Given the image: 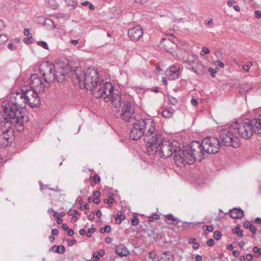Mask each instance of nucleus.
I'll return each mask as SVG.
<instances>
[{
    "label": "nucleus",
    "instance_id": "nucleus-1",
    "mask_svg": "<svg viewBox=\"0 0 261 261\" xmlns=\"http://www.w3.org/2000/svg\"><path fill=\"white\" fill-rule=\"evenodd\" d=\"M32 88L31 86H29V89L28 86H24L21 89V92L19 90L12 89L7 99L2 102L1 105L3 111L10 119L14 120L17 119L22 123L28 121V117L25 116L23 114L25 112V103L30 100L27 94ZM28 104L33 108L32 102Z\"/></svg>",
    "mask_w": 261,
    "mask_h": 261
},
{
    "label": "nucleus",
    "instance_id": "nucleus-2",
    "mask_svg": "<svg viewBox=\"0 0 261 261\" xmlns=\"http://www.w3.org/2000/svg\"><path fill=\"white\" fill-rule=\"evenodd\" d=\"M72 73L74 76L72 81L78 82L80 87L83 85V88L87 90L95 91L96 87H97L100 82L98 71L94 68H89L84 72L80 67H79L76 70L72 72Z\"/></svg>",
    "mask_w": 261,
    "mask_h": 261
},
{
    "label": "nucleus",
    "instance_id": "nucleus-3",
    "mask_svg": "<svg viewBox=\"0 0 261 261\" xmlns=\"http://www.w3.org/2000/svg\"><path fill=\"white\" fill-rule=\"evenodd\" d=\"M141 124L143 127L145 137H151L146 143V151H148L150 154H152L155 152L156 146L155 143L159 142L162 139V133L156 129V122L152 118L141 119Z\"/></svg>",
    "mask_w": 261,
    "mask_h": 261
},
{
    "label": "nucleus",
    "instance_id": "nucleus-4",
    "mask_svg": "<svg viewBox=\"0 0 261 261\" xmlns=\"http://www.w3.org/2000/svg\"><path fill=\"white\" fill-rule=\"evenodd\" d=\"M74 63L69 62L66 58L61 57L57 58L55 61L54 71L55 75L58 77V82L62 83L64 81L66 76L68 75L71 80L73 79L74 75L72 72L76 70L79 67L74 66Z\"/></svg>",
    "mask_w": 261,
    "mask_h": 261
},
{
    "label": "nucleus",
    "instance_id": "nucleus-5",
    "mask_svg": "<svg viewBox=\"0 0 261 261\" xmlns=\"http://www.w3.org/2000/svg\"><path fill=\"white\" fill-rule=\"evenodd\" d=\"M23 124L17 119H10L9 122L4 123L2 129L3 133L0 135V146L2 148H5L10 146L15 139L14 129L12 127H15L18 132H21L23 130Z\"/></svg>",
    "mask_w": 261,
    "mask_h": 261
},
{
    "label": "nucleus",
    "instance_id": "nucleus-6",
    "mask_svg": "<svg viewBox=\"0 0 261 261\" xmlns=\"http://www.w3.org/2000/svg\"><path fill=\"white\" fill-rule=\"evenodd\" d=\"M218 140L221 147H232L238 148L240 145V139L230 125L228 127L220 129Z\"/></svg>",
    "mask_w": 261,
    "mask_h": 261
},
{
    "label": "nucleus",
    "instance_id": "nucleus-7",
    "mask_svg": "<svg viewBox=\"0 0 261 261\" xmlns=\"http://www.w3.org/2000/svg\"><path fill=\"white\" fill-rule=\"evenodd\" d=\"M253 120L246 119L240 121H236L231 125L233 128L236 135L247 139L251 138L255 133V125L253 124Z\"/></svg>",
    "mask_w": 261,
    "mask_h": 261
},
{
    "label": "nucleus",
    "instance_id": "nucleus-8",
    "mask_svg": "<svg viewBox=\"0 0 261 261\" xmlns=\"http://www.w3.org/2000/svg\"><path fill=\"white\" fill-rule=\"evenodd\" d=\"M155 146L156 149H155V152L153 154H151L147 151L149 156H153L158 153L160 158H167L170 157L173 153L174 155H176L179 148V146L173 145L172 142L164 139L162 135V139L155 143Z\"/></svg>",
    "mask_w": 261,
    "mask_h": 261
},
{
    "label": "nucleus",
    "instance_id": "nucleus-9",
    "mask_svg": "<svg viewBox=\"0 0 261 261\" xmlns=\"http://www.w3.org/2000/svg\"><path fill=\"white\" fill-rule=\"evenodd\" d=\"M196 158L192 153L189 145L183 146L181 149L180 147L174 156L175 164L178 166L181 165H191L196 162Z\"/></svg>",
    "mask_w": 261,
    "mask_h": 261
},
{
    "label": "nucleus",
    "instance_id": "nucleus-10",
    "mask_svg": "<svg viewBox=\"0 0 261 261\" xmlns=\"http://www.w3.org/2000/svg\"><path fill=\"white\" fill-rule=\"evenodd\" d=\"M115 105L116 108L121 106L122 110L120 118L125 122L129 121L133 114L135 113V109L131 102L124 99L123 98H120L117 103H115Z\"/></svg>",
    "mask_w": 261,
    "mask_h": 261
},
{
    "label": "nucleus",
    "instance_id": "nucleus-11",
    "mask_svg": "<svg viewBox=\"0 0 261 261\" xmlns=\"http://www.w3.org/2000/svg\"><path fill=\"white\" fill-rule=\"evenodd\" d=\"M203 149L205 151L207 155L216 154L218 152L221 146L218 137H206L203 138L201 142Z\"/></svg>",
    "mask_w": 261,
    "mask_h": 261
},
{
    "label": "nucleus",
    "instance_id": "nucleus-12",
    "mask_svg": "<svg viewBox=\"0 0 261 261\" xmlns=\"http://www.w3.org/2000/svg\"><path fill=\"white\" fill-rule=\"evenodd\" d=\"M54 64L49 61H46L39 65L40 73L43 76L47 74V77H44V81L46 83L54 82L55 81H58V77L55 75L56 72L54 71Z\"/></svg>",
    "mask_w": 261,
    "mask_h": 261
},
{
    "label": "nucleus",
    "instance_id": "nucleus-13",
    "mask_svg": "<svg viewBox=\"0 0 261 261\" xmlns=\"http://www.w3.org/2000/svg\"><path fill=\"white\" fill-rule=\"evenodd\" d=\"M188 145L192 153L196 158V161L200 162L203 159L208 158L205 151L203 149L201 142L193 141Z\"/></svg>",
    "mask_w": 261,
    "mask_h": 261
},
{
    "label": "nucleus",
    "instance_id": "nucleus-14",
    "mask_svg": "<svg viewBox=\"0 0 261 261\" xmlns=\"http://www.w3.org/2000/svg\"><path fill=\"white\" fill-rule=\"evenodd\" d=\"M96 97H103L105 98L109 97L114 92L113 87L111 83L107 82L103 84L102 86L101 82L97 87H96L94 91Z\"/></svg>",
    "mask_w": 261,
    "mask_h": 261
},
{
    "label": "nucleus",
    "instance_id": "nucleus-15",
    "mask_svg": "<svg viewBox=\"0 0 261 261\" xmlns=\"http://www.w3.org/2000/svg\"><path fill=\"white\" fill-rule=\"evenodd\" d=\"M133 127L130 129L129 133V138L130 139L136 141L140 139L142 136L145 137L144 131L143 127L141 124V121L140 119L136 120L133 123Z\"/></svg>",
    "mask_w": 261,
    "mask_h": 261
},
{
    "label": "nucleus",
    "instance_id": "nucleus-16",
    "mask_svg": "<svg viewBox=\"0 0 261 261\" xmlns=\"http://www.w3.org/2000/svg\"><path fill=\"white\" fill-rule=\"evenodd\" d=\"M128 36L133 40H139L143 35V29L140 25L132 28L128 30Z\"/></svg>",
    "mask_w": 261,
    "mask_h": 261
},
{
    "label": "nucleus",
    "instance_id": "nucleus-17",
    "mask_svg": "<svg viewBox=\"0 0 261 261\" xmlns=\"http://www.w3.org/2000/svg\"><path fill=\"white\" fill-rule=\"evenodd\" d=\"M180 67L172 66L169 67V69L166 71V75L169 80H174L178 77L179 75Z\"/></svg>",
    "mask_w": 261,
    "mask_h": 261
},
{
    "label": "nucleus",
    "instance_id": "nucleus-18",
    "mask_svg": "<svg viewBox=\"0 0 261 261\" xmlns=\"http://www.w3.org/2000/svg\"><path fill=\"white\" fill-rule=\"evenodd\" d=\"M239 92L241 94H246L249 91L253 89V84L244 83L240 84L238 86Z\"/></svg>",
    "mask_w": 261,
    "mask_h": 261
},
{
    "label": "nucleus",
    "instance_id": "nucleus-19",
    "mask_svg": "<svg viewBox=\"0 0 261 261\" xmlns=\"http://www.w3.org/2000/svg\"><path fill=\"white\" fill-rule=\"evenodd\" d=\"M230 216L234 219H241L244 216V211L241 208H234L229 212Z\"/></svg>",
    "mask_w": 261,
    "mask_h": 261
},
{
    "label": "nucleus",
    "instance_id": "nucleus-20",
    "mask_svg": "<svg viewBox=\"0 0 261 261\" xmlns=\"http://www.w3.org/2000/svg\"><path fill=\"white\" fill-rule=\"evenodd\" d=\"M162 43H163L164 48L167 52H170L174 48V43L173 41H171L169 39H162Z\"/></svg>",
    "mask_w": 261,
    "mask_h": 261
},
{
    "label": "nucleus",
    "instance_id": "nucleus-21",
    "mask_svg": "<svg viewBox=\"0 0 261 261\" xmlns=\"http://www.w3.org/2000/svg\"><path fill=\"white\" fill-rule=\"evenodd\" d=\"M115 253L120 256H126L128 254V251L123 245H119L116 247Z\"/></svg>",
    "mask_w": 261,
    "mask_h": 261
},
{
    "label": "nucleus",
    "instance_id": "nucleus-22",
    "mask_svg": "<svg viewBox=\"0 0 261 261\" xmlns=\"http://www.w3.org/2000/svg\"><path fill=\"white\" fill-rule=\"evenodd\" d=\"M173 256L170 251H165L158 257V261H173Z\"/></svg>",
    "mask_w": 261,
    "mask_h": 261
},
{
    "label": "nucleus",
    "instance_id": "nucleus-23",
    "mask_svg": "<svg viewBox=\"0 0 261 261\" xmlns=\"http://www.w3.org/2000/svg\"><path fill=\"white\" fill-rule=\"evenodd\" d=\"M193 71L198 75H202L205 73V68L201 62L198 61L194 67Z\"/></svg>",
    "mask_w": 261,
    "mask_h": 261
},
{
    "label": "nucleus",
    "instance_id": "nucleus-24",
    "mask_svg": "<svg viewBox=\"0 0 261 261\" xmlns=\"http://www.w3.org/2000/svg\"><path fill=\"white\" fill-rule=\"evenodd\" d=\"M253 124L255 125V133L261 135V114H260L257 118L253 119Z\"/></svg>",
    "mask_w": 261,
    "mask_h": 261
},
{
    "label": "nucleus",
    "instance_id": "nucleus-25",
    "mask_svg": "<svg viewBox=\"0 0 261 261\" xmlns=\"http://www.w3.org/2000/svg\"><path fill=\"white\" fill-rule=\"evenodd\" d=\"M165 218L167 219L168 221L172 220L173 221L176 222L175 223H173V222H170L169 221H166V223L168 224H172V225H176L178 224L179 223H181V224H184L187 223V222H184L180 220H179L177 218L174 217L173 215L171 214H168L165 216Z\"/></svg>",
    "mask_w": 261,
    "mask_h": 261
},
{
    "label": "nucleus",
    "instance_id": "nucleus-26",
    "mask_svg": "<svg viewBox=\"0 0 261 261\" xmlns=\"http://www.w3.org/2000/svg\"><path fill=\"white\" fill-rule=\"evenodd\" d=\"M118 192V190H114L111 187H106L102 190V194L105 196H115Z\"/></svg>",
    "mask_w": 261,
    "mask_h": 261
},
{
    "label": "nucleus",
    "instance_id": "nucleus-27",
    "mask_svg": "<svg viewBox=\"0 0 261 261\" xmlns=\"http://www.w3.org/2000/svg\"><path fill=\"white\" fill-rule=\"evenodd\" d=\"M51 250L59 254H63L65 251V248L64 246L60 245H54L51 247Z\"/></svg>",
    "mask_w": 261,
    "mask_h": 261
},
{
    "label": "nucleus",
    "instance_id": "nucleus-28",
    "mask_svg": "<svg viewBox=\"0 0 261 261\" xmlns=\"http://www.w3.org/2000/svg\"><path fill=\"white\" fill-rule=\"evenodd\" d=\"M174 112V111L173 108H169L162 111V115L165 118H169L172 117Z\"/></svg>",
    "mask_w": 261,
    "mask_h": 261
},
{
    "label": "nucleus",
    "instance_id": "nucleus-29",
    "mask_svg": "<svg viewBox=\"0 0 261 261\" xmlns=\"http://www.w3.org/2000/svg\"><path fill=\"white\" fill-rule=\"evenodd\" d=\"M241 225L237 224L235 228L232 229V232L237 234L238 237H241L243 236V231L240 229Z\"/></svg>",
    "mask_w": 261,
    "mask_h": 261
},
{
    "label": "nucleus",
    "instance_id": "nucleus-30",
    "mask_svg": "<svg viewBox=\"0 0 261 261\" xmlns=\"http://www.w3.org/2000/svg\"><path fill=\"white\" fill-rule=\"evenodd\" d=\"M10 119L5 113L0 114V125L4 127V124L6 122H9Z\"/></svg>",
    "mask_w": 261,
    "mask_h": 261
},
{
    "label": "nucleus",
    "instance_id": "nucleus-31",
    "mask_svg": "<svg viewBox=\"0 0 261 261\" xmlns=\"http://www.w3.org/2000/svg\"><path fill=\"white\" fill-rule=\"evenodd\" d=\"M40 101L37 92L34 89V108L37 107L40 104Z\"/></svg>",
    "mask_w": 261,
    "mask_h": 261
},
{
    "label": "nucleus",
    "instance_id": "nucleus-32",
    "mask_svg": "<svg viewBox=\"0 0 261 261\" xmlns=\"http://www.w3.org/2000/svg\"><path fill=\"white\" fill-rule=\"evenodd\" d=\"M110 96L111 97L110 98L112 99V102L115 107V103H117V102L120 98H122L121 95H119L118 94H116L114 93V92H113V93H112V95H110Z\"/></svg>",
    "mask_w": 261,
    "mask_h": 261
},
{
    "label": "nucleus",
    "instance_id": "nucleus-33",
    "mask_svg": "<svg viewBox=\"0 0 261 261\" xmlns=\"http://www.w3.org/2000/svg\"><path fill=\"white\" fill-rule=\"evenodd\" d=\"M115 219L116 221V223L118 224H120L121 221L125 219V216L122 214L117 213L114 216Z\"/></svg>",
    "mask_w": 261,
    "mask_h": 261
},
{
    "label": "nucleus",
    "instance_id": "nucleus-34",
    "mask_svg": "<svg viewBox=\"0 0 261 261\" xmlns=\"http://www.w3.org/2000/svg\"><path fill=\"white\" fill-rule=\"evenodd\" d=\"M198 59V56L196 55H192L191 57L189 56L187 61H184V63H191L192 64L194 65L195 63V61Z\"/></svg>",
    "mask_w": 261,
    "mask_h": 261
},
{
    "label": "nucleus",
    "instance_id": "nucleus-35",
    "mask_svg": "<svg viewBox=\"0 0 261 261\" xmlns=\"http://www.w3.org/2000/svg\"><path fill=\"white\" fill-rule=\"evenodd\" d=\"M33 76H34V85H36L35 86L36 87L38 85L40 84V86L42 87H42L43 88L44 87L43 84L42 83V82L40 80V78H38V75L37 74L34 73Z\"/></svg>",
    "mask_w": 261,
    "mask_h": 261
},
{
    "label": "nucleus",
    "instance_id": "nucleus-36",
    "mask_svg": "<svg viewBox=\"0 0 261 261\" xmlns=\"http://www.w3.org/2000/svg\"><path fill=\"white\" fill-rule=\"evenodd\" d=\"M89 190L91 191V193H92V196H100L101 193L98 190H94L93 186H91L90 187H88Z\"/></svg>",
    "mask_w": 261,
    "mask_h": 261
},
{
    "label": "nucleus",
    "instance_id": "nucleus-37",
    "mask_svg": "<svg viewBox=\"0 0 261 261\" xmlns=\"http://www.w3.org/2000/svg\"><path fill=\"white\" fill-rule=\"evenodd\" d=\"M111 230V227L110 225H107L105 227H101L100 229V232L103 233L105 232H110Z\"/></svg>",
    "mask_w": 261,
    "mask_h": 261
},
{
    "label": "nucleus",
    "instance_id": "nucleus-38",
    "mask_svg": "<svg viewBox=\"0 0 261 261\" xmlns=\"http://www.w3.org/2000/svg\"><path fill=\"white\" fill-rule=\"evenodd\" d=\"M37 44L38 46H41L44 49H49L48 46L45 41H38L37 42Z\"/></svg>",
    "mask_w": 261,
    "mask_h": 261
},
{
    "label": "nucleus",
    "instance_id": "nucleus-39",
    "mask_svg": "<svg viewBox=\"0 0 261 261\" xmlns=\"http://www.w3.org/2000/svg\"><path fill=\"white\" fill-rule=\"evenodd\" d=\"M169 102L172 105H176L177 103V99L172 96H168Z\"/></svg>",
    "mask_w": 261,
    "mask_h": 261
},
{
    "label": "nucleus",
    "instance_id": "nucleus-40",
    "mask_svg": "<svg viewBox=\"0 0 261 261\" xmlns=\"http://www.w3.org/2000/svg\"><path fill=\"white\" fill-rule=\"evenodd\" d=\"M82 5L84 6H89V9L91 10H94V6L90 3L89 1H85L84 2H83L82 3Z\"/></svg>",
    "mask_w": 261,
    "mask_h": 261
},
{
    "label": "nucleus",
    "instance_id": "nucleus-41",
    "mask_svg": "<svg viewBox=\"0 0 261 261\" xmlns=\"http://www.w3.org/2000/svg\"><path fill=\"white\" fill-rule=\"evenodd\" d=\"M222 237L221 233L220 231H215L213 234V237L216 240H219Z\"/></svg>",
    "mask_w": 261,
    "mask_h": 261
},
{
    "label": "nucleus",
    "instance_id": "nucleus-42",
    "mask_svg": "<svg viewBox=\"0 0 261 261\" xmlns=\"http://www.w3.org/2000/svg\"><path fill=\"white\" fill-rule=\"evenodd\" d=\"M23 42L26 44H29L33 42V38L32 36H28L27 37H25L23 39Z\"/></svg>",
    "mask_w": 261,
    "mask_h": 261
},
{
    "label": "nucleus",
    "instance_id": "nucleus-43",
    "mask_svg": "<svg viewBox=\"0 0 261 261\" xmlns=\"http://www.w3.org/2000/svg\"><path fill=\"white\" fill-rule=\"evenodd\" d=\"M110 199H104V202L106 203H107L109 206H111L114 202V199L113 198V197H110Z\"/></svg>",
    "mask_w": 261,
    "mask_h": 261
},
{
    "label": "nucleus",
    "instance_id": "nucleus-44",
    "mask_svg": "<svg viewBox=\"0 0 261 261\" xmlns=\"http://www.w3.org/2000/svg\"><path fill=\"white\" fill-rule=\"evenodd\" d=\"M8 40V38L6 35H0V47L1 45L3 44L4 42L7 41Z\"/></svg>",
    "mask_w": 261,
    "mask_h": 261
},
{
    "label": "nucleus",
    "instance_id": "nucleus-45",
    "mask_svg": "<svg viewBox=\"0 0 261 261\" xmlns=\"http://www.w3.org/2000/svg\"><path fill=\"white\" fill-rule=\"evenodd\" d=\"M95 231H96V229L95 228H89L88 230L87 233L86 234V236L88 238L91 237L92 233H94Z\"/></svg>",
    "mask_w": 261,
    "mask_h": 261
},
{
    "label": "nucleus",
    "instance_id": "nucleus-46",
    "mask_svg": "<svg viewBox=\"0 0 261 261\" xmlns=\"http://www.w3.org/2000/svg\"><path fill=\"white\" fill-rule=\"evenodd\" d=\"M203 230H207L208 232H212L214 230V227L212 225H204L202 226Z\"/></svg>",
    "mask_w": 261,
    "mask_h": 261
},
{
    "label": "nucleus",
    "instance_id": "nucleus-47",
    "mask_svg": "<svg viewBox=\"0 0 261 261\" xmlns=\"http://www.w3.org/2000/svg\"><path fill=\"white\" fill-rule=\"evenodd\" d=\"M73 214H75V215H79V216H80L81 215V213L79 212V211H77V210H70L67 212V214L68 215H69V216H71Z\"/></svg>",
    "mask_w": 261,
    "mask_h": 261
},
{
    "label": "nucleus",
    "instance_id": "nucleus-48",
    "mask_svg": "<svg viewBox=\"0 0 261 261\" xmlns=\"http://www.w3.org/2000/svg\"><path fill=\"white\" fill-rule=\"evenodd\" d=\"M252 62H248V63H246L243 67V69L246 71H248L250 68L252 66Z\"/></svg>",
    "mask_w": 261,
    "mask_h": 261
},
{
    "label": "nucleus",
    "instance_id": "nucleus-49",
    "mask_svg": "<svg viewBox=\"0 0 261 261\" xmlns=\"http://www.w3.org/2000/svg\"><path fill=\"white\" fill-rule=\"evenodd\" d=\"M92 179L93 180L95 184H97V183H98V182L100 181V178L99 176L97 174H95L93 176V179Z\"/></svg>",
    "mask_w": 261,
    "mask_h": 261
},
{
    "label": "nucleus",
    "instance_id": "nucleus-50",
    "mask_svg": "<svg viewBox=\"0 0 261 261\" xmlns=\"http://www.w3.org/2000/svg\"><path fill=\"white\" fill-rule=\"evenodd\" d=\"M132 224L133 226H136L139 223V219L137 217H135L131 221Z\"/></svg>",
    "mask_w": 261,
    "mask_h": 261
},
{
    "label": "nucleus",
    "instance_id": "nucleus-51",
    "mask_svg": "<svg viewBox=\"0 0 261 261\" xmlns=\"http://www.w3.org/2000/svg\"><path fill=\"white\" fill-rule=\"evenodd\" d=\"M185 67L187 69L192 70L193 71V70L194 69L195 65L193 64H192L191 63H186Z\"/></svg>",
    "mask_w": 261,
    "mask_h": 261
},
{
    "label": "nucleus",
    "instance_id": "nucleus-52",
    "mask_svg": "<svg viewBox=\"0 0 261 261\" xmlns=\"http://www.w3.org/2000/svg\"><path fill=\"white\" fill-rule=\"evenodd\" d=\"M214 64L216 66H219L220 67L223 68L224 66V64L223 62H221L220 60H217L214 61Z\"/></svg>",
    "mask_w": 261,
    "mask_h": 261
},
{
    "label": "nucleus",
    "instance_id": "nucleus-53",
    "mask_svg": "<svg viewBox=\"0 0 261 261\" xmlns=\"http://www.w3.org/2000/svg\"><path fill=\"white\" fill-rule=\"evenodd\" d=\"M88 187L89 186L87 187V189H83V190H81V193L82 194H92V193H91V191L89 190Z\"/></svg>",
    "mask_w": 261,
    "mask_h": 261
},
{
    "label": "nucleus",
    "instance_id": "nucleus-54",
    "mask_svg": "<svg viewBox=\"0 0 261 261\" xmlns=\"http://www.w3.org/2000/svg\"><path fill=\"white\" fill-rule=\"evenodd\" d=\"M208 71L209 72H210L211 75L212 77H215V74L216 73V71L215 69H214L210 67L208 69Z\"/></svg>",
    "mask_w": 261,
    "mask_h": 261
},
{
    "label": "nucleus",
    "instance_id": "nucleus-55",
    "mask_svg": "<svg viewBox=\"0 0 261 261\" xmlns=\"http://www.w3.org/2000/svg\"><path fill=\"white\" fill-rule=\"evenodd\" d=\"M253 251L255 253H258L259 255H261V248H258L255 246L253 248Z\"/></svg>",
    "mask_w": 261,
    "mask_h": 261
},
{
    "label": "nucleus",
    "instance_id": "nucleus-56",
    "mask_svg": "<svg viewBox=\"0 0 261 261\" xmlns=\"http://www.w3.org/2000/svg\"><path fill=\"white\" fill-rule=\"evenodd\" d=\"M7 47L10 50H15L17 49V47L13 45L12 43H9L8 44Z\"/></svg>",
    "mask_w": 261,
    "mask_h": 261
},
{
    "label": "nucleus",
    "instance_id": "nucleus-57",
    "mask_svg": "<svg viewBox=\"0 0 261 261\" xmlns=\"http://www.w3.org/2000/svg\"><path fill=\"white\" fill-rule=\"evenodd\" d=\"M206 244H207V245L210 246V247H212L213 246L214 244H215V242H214V240L213 239H208L207 242H206Z\"/></svg>",
    "mask_w": 261,
    "mask_h": 261
},
{
    "label": "nucleus",
    "instance_id": "nucleus-58",
    "mask_svg": "<svg viewBox=\"0 0 261 261\" xmlns=\"http://www.w3.org/2000/svg\"><path fill=\"white\" fill-rule=\"evenodd\" d=\"M23 33L25 36L27 37L28 36H32V34L30 33L29 29L25 28L23 31Z\"/></svg>",
    "mask_w": 261,
    "mask_h": 261
},
{
    "label": "nucleus",
    "instance_id": "nucleus-59",
    "mask_svg": "<svg viewBox=\"0 0 261 261\" xmlns=\"http://www.w3.org/2000/svg\"><path fill=\"white\" fill-rule=\"evenodd\" d=\"M249 229H250V231L253 234H255V233L256 231V229L254 225L251 224Z\"/></svg>",
    "mask_w": 261,
    "mask_h": 261
},
{
    "label": "nucleus",
    "instance_id": "nucleus-60",
    "mask_svg": "<svg viewBox=\"0 0 261 261\" xmlns=\"http://www.w3.org/2000/svg\"><path fill=\"white\" fill-rule=\"evenodd\" d=\"M92 202L96 204H99L100 202L99 197H95L94 198L92 199Z\"/></svg>",
    "mask_w": 261,
    "mask_h": 261
},
{
    "label": "nucleus",
    "instance_id": "nucleus-61",
    "mask_svg": "<svg viewBox=\"0 0 261 261\" xmlns=\"http://www.w3.org/2000/svg\"><path fill=\"white\" fill-rule=\"evenodd\" d=\"M252 224L250 221H246L244 223V227L246 229H249Z\"/></svg>",
    "mask_w": 261,
    "mask_h": 261
},
{
    "label": "nucleus",
    "instance_id": "nucleus-62",
    "mask_svg": "<svg viewBox=\"0 0 261 261\" xmlns=\"http://www.w3.org/2000/svg\"><path fill=\"white\" fill-rule=\"evenodd\" d=\"M255 16L256 18H261V12L259 10H256L255 11Z\"/></svg>",
    "mask_w": 261,
    "mask_h": 261
},
{
    "label": "nucleus",
    "instance_id": "nucleus-63",
    "mask_svg": "<svg viewBox=\"0 0 261 261\" xmlns=\"http://www.w3.org/2000/svg\"><path fill=\"white\" fill-rule=\"evenodd\" d=\"M191 103L192 105L194 106H196L198 105V101L196 99L194 98V97L192 98L191 101Z\"/></svg>",
    "mask_w": 261,
    "mask_h": 261
},
{
    "label": "nucleus",
    "instance_id": "nucleus-64",
    "mask_svg": "<svg viewBox=\"0 0 261 261\" xmlns=\"http://www.w3.org/2000/svg\"><path fill=\"white\" fill-rule=\"evenodd\" d=\"M253 255L250 253H248L246 255V260L251 261L253 259Z\"/></svg>",
    "mask_w": 261,
    "mask_h": 261
}]
</instances>
